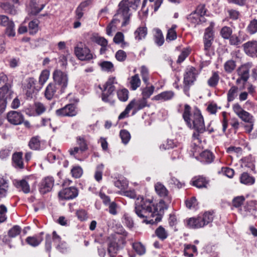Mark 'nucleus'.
I'll return each instance as SVG.
<instances>
[{
    "instance_id": "obj_58",
    "label": "nucleus",
    "mask_w": 257,
    "mask_h": 257,
    "mask_svg": "<svg viewBox=\"0 0 257 257\" xmlns=\"http://www.w3.org/2000/svg\"><path fill=\"white\" fill-rule=\"evenodd\" d=\"M71 172L73 177L79 178L83 174V170L80 167L76 166L71 169Z\"/></svg>"
},
{
    "instance_id": "obj_28",
    "label": "nucleus",
    "mask_w": 257,
    "mask_h": 257,
    "mask_svg": "<svg viewBox=\"0 0 257 257\" xmlns=\"http://www.w3.org/2000/svg\"><path fill=\"white\" fill-rule=\"evenodd\" d=\"M147 28L146 27H139L135 32V39L138 41L145 39L147 35Z\"/></svg>"
},
{
    "instance_id": "obj_50",
    "label": "nucleus",
    "mask_w": 257,
    "mask_h": 257,
    "mask_svg": "<svg viewBox=\"0 0 257 257\" xmlns=\"http://www.w3.org/2000/svg\"><path fill=\"white\" fill-rule=\"evenodd\" d=\"M176 28V25H173L172 27L168 30L166 40L172 41L174 40L177 38V34L175 31Z\"/></svg>"
},
{
    "instance_id": "obj_53",
    "label": "nucleus",
    "mask_w": 257,
    "mask_h": 257,
    "mask_svg": "<svg viewBox=\"0 0 257 257\" xmlns=\"http://www.w3.org/2000/svg\"><path fill=\"white\" fill-rule=\"evenodd\" d=\"M21 232V228L18 225H15L9 230L8 235L10 237H15L20 234Z\"/></svg>"
},
{
    "instance_id": "obj_6",
    "label": "nucleus",
    "mask_w": 257,
    "mask_h": 257,
    "mask_svg": "<svg viewBox=\"0 0 257 257\" xmlns=\"http://www.w3.org/2000/svg\"><path fill=\"white\" fill-rule=\"evenodd\" d=\"M54 82L60 88V93H64L68 82V75L60 70H55L53 73Z\"/></svg>"
},
{
    "instance_id": "obj_39",
    "label": "nucleus",
    "mask_w": 257,
    "mask_h": 257,
    "mask_svg": "<svg viewBox=\"0 0 257 257\" xmlns=\"http://www.w3.org/2000/svg\"><path fill=\"white\" fill-rule=\"evenodd\" d=\"M208 183V181L206 180L204 177H199L198 178L194 180L193 182V185L196 186L198 188L203 187H206V185Z\"/></svg>"
},
{
    "instance_id": "obj_16",
    "label": "nucleus",
    "mask_w": 257,
    "mask_h": 257,
    "mask_svg": "<svg viewBox=\"0 0 257 257\" xmlns=\"http://www.w3.org/2000/svg\"><path fill=\"white\" fill-rule=\"evenodd\" d=\"M78 194V191L74 187L65 188L59 193V196L66 200L73 199L76 198Z\"/></svg>"
},
{
    "instance_id": "obj_18",
    "label": "nucleus",
    "mask_w": 257,
    "mask_h": 257,
    "mask_svg": "<svg viewBox=\"0 0 257 257\" xmlns=\"http://www.w3.org/2000/svg\"><path fill=\"white\" fill-rule=\"evenodd\" d=\"M54 180L51 177H47L45 178L41 182L39 191L42 194H46L50 192L53 186Z\"/></svg>"
},
{
    "instance_id": "obj_8",
    "label": "nucleus",
    "mask_w": 257,
    "mask_h": 257,
    "mask_svg": "<svg viewBox=\"0 0 257 257\" xmlns=\"http://www.w3.org/2000/svg\"><path fill=\"white\" fill-rule=\"evenodd\" d=\"M198 75V70L191 66L186 68L184 74V89L188 90L191 85H193Z\"/></svg>"
},
{
    "instance_id": "obj_62",
    "label": "nucleus",
    "mask_w": 257,
    "mask_h": 257,
    "mask_svg": "<svg viewBox=\"0 0 257 257\" xmlns=\"http://www.w3.org/2000/svg\"><path fill=\"white\" fill-rule=\"evenodd\" d=\"M126 56L127 55L126 53L122 50L117 51L115 55V58L119 62H123L125 61L126 58Z\"/></svg>"
},
{
    "instance_id": "obj_10",
    "label": "nucleus",
    "mask_w": 257,
    "mask_h": 257,
    "mask_svg": "<svg viewBox=\"0 0 257 257\" xmlns=\"http://www.w3.org/2000/svg\"><path fill=\"white\" fill-rule=\"evenodd\" d=\"M74 52L77 57L81 61H89L94 58L93 54L87 47L76 46Z\"/></svg>"
},
{
    "instance_id": "obj_63",
    "label": "nucleus",
    "mask_w": 257,
    "mask_h": 257,
    "mask_svg": "<svg viewBox=\"0 0 257 257\" xmlns=\"http://www.w3.org/2000/svg\"><path fill=\"white\" fill-rule=\"evenodd\" d=\"M190 52L188 49H183L180 55L178 57V60L177 61V63H181L183 62L185 59L189 55Z\"/></svg>"
},
{
    "instance_id": "obj_32",
    "label": "nucleus",
    "mask_w": 257,
    "mask_h": 257,
    "mask_svg": "<svg viewBox=\"0 0 257 257\" xmlns=\"http://www.w3.org/2000/svg\"><path fill=\"white\" fill-rule=\"evenodd\" d=\"M101 70L107 72H112L114 71V65L112 62L104 61L99 64Z\"/></svg>"
},
{
    "instance_id": "obj_59",
    "label": "nucleus",
    "mask_w": 257,
    "mask_h": 257,
    "mask_svg": "<svg viewBox=\"0 0 257 257\" xmlns=\"http://www.w3.org/2000/svg\"><path fill=\"white\" fill-rule=\"evenodd\" d=\"M49 78V72L47 70L43 71L39 77V83L42 87Z\"/></svg>"
},
{
    "instance_id": "obj_27",
    "label": "nucleus",
    "mask_w": 257,
    "mask_h": 257,
    "mask_svg": "<svg viewBox=\"0 0 257 257\" xmlns=\"http://www.w3.org/2000/svg\"><path fill=\"white\" fill-rule=\"evenodd\" d=\"M16 186L18 189H21L24 193L27 194L30 192V187L28 182L25 179L17 181Z\"/></svg>"
},
{
    "instance_id": "obj_55",
    "label": "nucleus",
    "mask_w": 257,
    "mask_h": 257,
    "mask_svg": "<svg viewBox=\"0 0 257 257\" xmlns=\"http://www.w3.org/2000/svg\"><path fill=\"white\" fill-rule=\"evenodd\" d=\"M37 20L31 21L29 24V33L31 35L36 34L38 30V24Z\"/></svg>"
},
{
    "instance_id": "obj_47",
    "label": "nucleus",
    "mask_w": 257,
    "mask_h": 257,
    "mask_svg": "<svg viewBox=\"0 0 257 257\" xmlns=\"http://www.w3.org/2000/svg\"><path fill=\"white\" fill-rule=\"evenodd\" d=\"M220 33V35L223 39H228L231 36L232 31L230 27L224 26L221 29Z\"/></svg>"
},
{
    "instance_id": "obj_56",
    "label": "nucleus",
    "mask_w": 257,
    "mask_h": 257,
    "mask_svg": "<svg viewBox=\"0 0 257 257\" xmlns=\"http://www.w3.org/2000/svg\"><path fill=\"white\" fill-rule=\"evenodd\" d=\"M133 246V248L139 254L142 255L145 253V247L140 242L134 243Z\"/></svg>"
},
{
    "instance_id": "obj_7",
    "label": "nucleus",
    "mask_w": 257,
    "mask_h": 257,
    "mask_svg": "<svg viewBox=\"0 0 257 257\" xmlns=\"http://www.w3.org/2000/svg\"><path fill=\"white\" fill-rule=\"evenodd\" d=\"M37 84V81L34 78H29L26 80L24 89L28 99L33 98L41 89V86H39Z\"/></svg>"
},
{
    "instance_id": "obj_35",
    "label": "nucleus",
    "mask_w": 257,
    "mask_h": 257,
    "mask_svg": "<svg viewBox=\"0 0 257 257\" xmlns=\"http://www.w3.org/2000/svg\"><path fill=\"white\" fill-rule=\"evenodd\" d=\"M155 233L156 235L162 240H165L168 236V232L162 226L158 227L156 229Z\"/></svg>"
},
{
    "instance_id": "obj_33",
    "label": "nucleus",
    "mask_w": 257,
    "mask_h": 257,
    "mask_svg": "<svg viewBox=\"0 0 257 257\" xmlns=\"http://www.w3.org/2000/svg\"><path fill=\"white\" fill-rule=\"evenodd\" d=\"M141 80L138 74H135L131 78L130 81L131 88L133 90H136L141 85Z\"/></svg>"
},
{
    "instance_id": "obj_48",
    "label": "nucleus",
    "mask_w": 257,
    "mask_h": 257,
    "mask_svg": "<svg viewBox=\"0 0 257 257\" xmlns=\"http://www.w3.org/2000/svg\"><path fill=\"white\" fill-rule=\"evenodd\" d=\"M141 75L144 82L148 85L149 84V71L145 66H142L141 68Z\"/></svg>"
},
{
    "instance_id": "obj_51",
    "label": "nucleus",
    "mask_w": 257,
    "mask_h": 257,
    "mask_svg": "<svg viewBox=\"0 0 257 257\" xmlns=\"http://www.w3.org/2000/svg\"><path fill=\"white\" fill-rule=\"evenodd\" d=\"M155 87L153 85H151L150 87H146L143 88L142 92L143 97L146 99L149 98L153 93Z\"/></svg>"
},
{
    "instance_id": "obj_26",
    "label": "nucleus",
    "mask_w": 257,
    "mask_h": 257,
    "mask_svg": "<svg viewBox=\"0 0 257 257\" xmlns=\"http://www.w3.org/2000/svg\"><path fill=\"white\" fill-rule=\"evenodd\" d=\"M45 5H41L39 8L37 3V0H31L30 3V7L31 8L29 14L33 16L37 15L44 8Z\"/></svg>"
},
{
    "instance_id": "obj_20",
    "label": "nucleus",
    "mask_w": 257,
    "mask_h": 257,
    "mask_svg": "<svg viewBox=\"0 0 257 257\" xmlns=\"http://www.w3.org/2000/svg\"><path fill=\"white\" fill-rule=\"evenodd\" d=\"M11 94V91L8 85H6L0 88V107L2 109L6 107L7 99H10L9 96Z\"/></svg>"
},
{
    "instance_id": "obj_11",
    "label": "nucleus",
    "mask_w": 257,
    "mask_h": 257,
    "mask_svg": "<svg viewBox=\"0 0 257 257\" xmlns=\"http://www.w3.org/2000/svg\"><path fill=\"white\" fill-rule=\"evenodd\" d=\"M77 113L76 107L72 103L67 104L63 107L56 110V114L60 117H72L75 116Z\"/></svg>"
},
{
    "instance_id": "obj_41",
    "label": "nucleus",
    "mask_w": 257,
    "mask_h": 257,
    "mask_svg": "<svg viewBox=\"0 0 257 257\" xmlns=\"http://www.w3.org/2000/svg\"><path fill=\"white\" fill-rule=\"evenodd\" d=\"M247 32L250 35L254 34L257 32V20H251L246 28Z\"/></svg>"
},
{
    "instance_id": "obj_15",
    "label": "nucleus",
    "mask_w": 257,
    "mask_h": 257,
    "mask_svg": "<svg viewBox=\"0 0 257 257\" xmlns=\"http://www.w3.org/2000/svg\"><path fill=\"white\" fill-rule=\"evenodd\" d=\"M252 66L251 62H248L241 65L237 70V72L239 76L241 77L243 84H245L249 77V70Z\"/></svg>"
},
{
    "instance_id": "obj_45",
    "label": "nucleus",
    "mask_w": 257,
    "mask_h": 257,
    "mask_svg": "<svg viewBox=\"0 0 257 257\" xmlns=\"http://www.w3.org/2000/svg\"><path fill=\"white\" fill-rule=\"evenodd\" d=\"M119 136L121 139L122 143L126 145L131 139L130 133L125 130H122L119 132Z\"/></svg>"
},
{
    "instance_id": "obj_12",
    "label": "nucleus",
    "mask_w": 257,
    "mask_h": 257,
    "mask_svg": "<svg viewBox=\"0 0 257 257\" xmlns=\"http://www.w3.org/2000/svg\"><path fill=\"white\" fill-rule=\"evenodd\" d=\"M118 236L116 234H112L108 238L107 252L111 257L115 256L119 249L117 244Z\"/></svg>"
},
{
    "instance_id": "obj_43",
    "label": "nucleus",
    "mask_w": 257,
    "mask_h": 257,
    "mask_svg": "<svg viewBox=\"0 0 257 257\" xmlns=\"http://www.w3.org/2000/svg\"><path fill=\"white\" fill-rule=\"evenodd\" d=\"M238 117L243 121L249 123H253V116L248 112L244 110Z\"/></svg>"
},
{
    "instance_id": "obj_2",
    "label": "nucleus",
    "mask_w": 257,
    "mask_h": 257,
    "mask_svg": "<svg viewBox=\"0 0 257 257\" xmlns=\"http://www.w3.org/2000/svg\"><path fill=\"white\" fill-rule=\"evenodd\" d=\"M140 0H122L118 5V9L111 22L106 28V34L112 36V28L115 27L121 20H122V27H124L130 23L131 14L130 8L136 10L139 5Z\"/></svg>"
},
{
    "instance_id": "obj_42",
    "label": "nucleus",
    "mask_w": 257,
    "mask_h": 257,
    "mask_svg": "<svg viewBox=\"0 0 257 257\" xmlns=\"http://www.w3.org/2000/svg\"><path fill=\"white\" fill-rule=\"evenodd\" d=\"M213 213L210 211L205 212L201 216L202 223H204V226L211 222L213 220Z\"/></svg>"
},
{
    "instance_id": "obj_34",
    "label": "nucleus",
    "mask_w": 257,
    "mask_h": 257,
    "mask_svg": "<svg viewBox=\"0 0 257 257\" xmlns=\"http://www.w3.org/2000/svg\"><path fill=\"white\" fill-rule=\"evenodd\" d=\"M103 170L104 165L102 164L97 165L96 167L94 177L98 182H100L102 180Z\"/></svg>"
},
{
    "instance_id": "obj_61",
    "label": "nucleus",
    "mask_w": 257,
    "mask_h": 257,
    "mask_svg": "<svg viewBox=\"0 0 257 257\" xmlns=\"http://www.w3.org/2000/svg\"><path fill=\"white\" fill-rule=\"evenodd\" d=\"M93 41L101 47H106L108 42L104 37L96 36L94 37Z\"/></svg>"
},
{
    "instance_id": "obj_4",
    "label": "nucleus",
    "mask_w": 257,
    "mask_h": 257,
    "mask_svg": "<svg viewBox=\"0 0 257 257\" xmlns=\"http://www.w3.org/2000/svg\"><path fill=\"white\" fill-rule=\"evenodd\" d=\"M214 26L213 22H210L209 26L205 29L203 36V51L205 55L208 57L214 53L213 43L214 39Z\"/></svg>"
},
{
    "instance_id": "obj_3",
    "label": "nucleus",
    "mask_w": 257,
    "mask_h": 257,
    "mask_svg": "<svg viewBox=\"0 0 257 257\" xmlns=\"http://www.w3.org/2000/svg\"><path fill=\"white\" fill-rule=\"evenodd\" d=\"M191 107L187 104L184 105V110L183 113V118L187 126L190 128L194 129L196 132L193 134V140H196L200 144L201 142L199 139L200 134L204 133L205 127L204 119L200 111L196 108L193 111L192 115L191 114Z\"/></svg>"
},
{
    "instance_id": "obj_60",
    "label": "nucleus",
    "mask_w": 257,
    "mask_h": 257,
    "mask_svg": "<svg viewBox=\"0 0 257 257\" xmlns=\"http://www.w3.org/2000/svg\"><path fill=\"white\" fill-rule=\"evenodd\" d=\"M123 222L130 228L134 226V221L131 216L127 214H124L123 216Z\"/></svg>"
},
{
    "instance_id": "obj_36",
    "label": "nucleus",
    "mask_w": 257,
    "mask_h": 257,
    "mask_svg": "<svg viewBox=\"0 0 257 257\" xmlns=\"http://www.w3.org/2000/svg\"><path fill=\"white\" fill-rule=\"evenodd\" d=\"M240 180L241 183L246 185H252L254 182V179L250 176L247 173L242 174Z\"/></svg>"
},
{
    "instance_id": "obj_44",
    "label": "nucleus",
    "mask_w": 257,
    "mask_h": 257,
    "mask_svg": "<svg viewBox=\"0 0 257 257\" xmlns=\"http://www.w3.org/2000/svg\"><path fill=\"white\" fill-rule=\"evenodd\" d=\"M118 98L121 101H126L128 98V91L126 89H122L117 91Z\"/></svg>"
},
{
    "instance_id": "obj_17",
    "label": "nucleus",
    "mask_w": 257,
    "mask_h": 257,
    "mask_svg": "<svg viewBox=\"0 0 257 257\" xmlns=\"http://www.w3.org/2000/svg\"><path fill=\"white\" fill-rule=\"evenodd\" d=\"M7 119L11 124L19 125L23 122L24 117L20 112L11 111L7 114Z\"/></svg>"
},
{
    "instance_id": "obj_54",
    "label": "nucleus",
    "mask_w": 257,
    "mask_h": 257,
    "mask_svg": "<svg viewBox=\"0 0 257 257\" xmlns=\"http://www.w3.org/2000/svg\"><path fill=\"white\" fill-rule=\"evenodd\" d=\"M34 107L35 111L38 115H41L46 110L45 106L42 103L40 102H35L34 104Z\"/></svg>"
},
{
    "instance_id": "obj_19",
    "label": "nucleus",
    "mask_w": 257,
    "mask_h": 257,
    "mask_svg": "<svg viewBox=\"0 0 257 257\" xmlns=\"http://www.w3.org/2000/svg\"><path fill=\"white\" fill-rule=\"evenodd\" d=\"M247 36L243 31H239L238 33V36L235 35H231L228 39L229 44L231 45L237 46L240 45L243 41L247 39Z\"/></svg>"
},
{
    "instance_id": "obj_9",
    "label": "nucleus",
    "mask_w": 257,
    "mask_h": 257,
    "mask_svg": "<svg viewBox=\"0 0 257 257\" xmlns=\"http://www.w3.org/2000/svg\"><path fill=\"white\" fill-rule=\"evenodd\" d=\"M117 82L115 80V77H110L108 78V80L103 85V91H106L102 93V100L105 102H111V104L113 102H111L108 97L113 94V92L115 90V87L114 84H116Z\"/></svg>"
},
{
    "instance_id": "obj_57",
    "label": "nucleus",
    "mask_w": 257,
    "mask_h": 257,
    "mask_svg": "<svg viewBox=\"0 0 257 257\" xmlns=\"http://www.w3.org/2000/svg\"><path fill=\"white\" fill-rule=\"evenodd\" d=\"M6 33L9 37H14L15 36V24L13 22L6 26Z\"/></svg>"
},
{
    "instance_id": "obj_40",
    "label": "nucleus",
    "mask_w": 257,
    "mask_h": 257,
    "mask_svg": "<svg viewBox=\"0 0 257 257\" xmlns=\"http://www.w3.org/2000/svg\"><path fill=\"white\" fill-rule=\"evenodd\" d=\"M42 241V238L41 237L29 236L26 239V242L28 244L34 247L38 246Z\"/></svg>"
},
{
    "instance_id": "obj_52",
    "label": "nucleus",
    "mask_w": 257,
    "mask_h": 257,
    "mask_svg": "<svg viewBox=\"0 0 257 257\" xmlns=\"http://www.w3.org/2000/svg\"><path fill=\"white\" fill-rule=\"evenodd\" d=\"M135 104L134 101H131L126 106L125 109L118 116V119H122L127 115L130 110L134 108Z\"/></svg>"
},
{
    "instance_id": "obj_13",
    "label": "nucleus",
    "mask_w": 257,
    "mask_h": 257,
    "mask_svg": "<svg viewBox=\"0 0 257 257\" xmlns=\"http://www.w3.org/2000/svg\"><path fill=\"white\" fill-rule=\"evenodd\" d=\"M244 53L249 57L257 58V41L251 40L242 45Z\"/></svg>"
},
{
    "instance_id": "obj_64",
    "label": "nucleus",
    "mask_w": 257,
    "mask_h": 257,
    "mask_svg": "<svg viewBox=\"0 0 257 257\" xmlns=\"http://www.w3.org/2000/svg\"><path fill=\"white\" fill-rule=\"evenodd\" d=\"M245 200L243 196H240L235 197L232 200L233 206L235 207H240Z\"/></svg>"
},
{
    "instance_id": "obj_1",
    "label": "nucleus",
    "mask_w": 257,
    "mask_h": 257,
    "mask_svg": "<svg viewBox=\"0 0 257 257\" xmlns=\"http://www.w3.org/2000/svg\"><path fill=\"white\" fill-rule=\"evenodd\" d=\"M135 211L140 218H152L148 220L145 219L143 222L147 224H154L160 222L164 213V210H160L157 203L156 205L151 199L139 195L135 203Z\"/></svg>"
},
{
    "instance_id": "obj_24",
    "label": "nucleus",
    "mask_w": 257,
    "mask_h": 257,
    "mask_svg": "<svg viewBox=\"0 0 257 257\" xmlns=\"http://www.w3.org/2000/svg\"><path fill=\"white\" fill-rule=\"evenodd\" d=\"M28 146L32 150H40L41 146L40 137L39 136L32 137L29 142Z\"/></svg>"
},
{
    "instance_id": "obj_5",
    "label": "nucleus",
    "mask_w": 257,
    "mask_h": 257,
    "mask_svg": "<svg viewBox=\"0 0 257 257\" xmlns=\"http://www.w3.org/2000/svg\"><path fill=\"white\" fill-rule=\"evenodd\" d=\"M155 189L157 194L163 198L159 202V207H160V210H166L168 208L171 203L172 197L169 194V191L166 187L161 183L157 182L155 185Z\"/></svg>"
},
{
    "instance_id": "obj_25",
    "label": "nucleus",
    "mask_w": 257,
    "mask_h": 257,
    "mask_svg": "<svg viewBox=\"0 0 257 257\" xmlns=\"http://www.w3.org/2000/svg\"><path fill=\"white\" fill-rule=\"evenodd\" d=\"M153 31L155 43L159 46H162L164 43V38L162 31L159 28H155Z\"/></svg>"
},
{
    "instance_id": "obj_31",
    "label": "nucleus",
    "mask_w": 257,
    "mask_h": 257,
    "mask_svg": "<svg viewBox=\"0 0 257 257\" xmlns=\"http://www.w3.org/2000/svg\"><path fill=\"white\" fill-rule=\"evenodd\" d=\"M238 92V87L235 85L232 86L227 92V101L228 102L232 101L237 96Z\"/></svg>"
},
{
    "instance_id": "obj_49",
    "label": "nucleus",
    "mask_w": 257,
    "mask_h": 257,
    "mask_svg": "<svg viewBox=\"0 0 257 257\" xmlns=\"http://www.w3.org/2000/svg\"><path fill=\"white\" fill-rule=\"evenodd\" d=\"M77 145L80 148V152L81 153L85 152L88 149L86 141L82 137H78L76 139Z\"/></svg>"
},
{
    "instance_id": "obj_21",
    "label": "nucleus",
    "mask_w": 257,
    "mask_h": 257,
    "mask_svg": "<svg viewBox=\"0 0 257 257\" xmlns=\"http://www.w3.org/2000/svg\"><path fill=\"white\" fill-rule=\"evenodd\" d=\"M187 226L190 228L197 229L204 226V223H202L201 216L189 218L187 220Z\"/></svg>"
},
{
    "instance_id": "obj_37",
    "label": "nucleus",
    "mask_w": 257,
    "mask_h": 257,
    "mask_svg": "<svg viewBox=\"0 0 257 257\" xmlns=\"http://www.w3.org/2000/svg\"><path fill=\"white\" fill-rule=\"evenodd\" d=\"M132 101H135L134 108L136 111L141 110L147 106V99L143 97L138 101H136L135 99H133Z\"/></svg>"
},
{
    "instance_id": "obj_46",
    "label": "nucleus",
    "mask_w": 257,
    "mask_h": 257,
    "mask_svg": "<svg viewBox=\"0 0 257 257\" xmlns=\"http://www.w3.org/2000/svg\"><path fill=\"white\" fill-rule=\"evenodd\" d=\"M187 19L189 22L195 26L199 25V16L196 12L193 11L187 16Z\"/></svg>"
},
{
    "instance_id": "obj_22",
    "label": "nucleus",
    "mask_w": 257,
    "mask_h": 257,
    "mask_svg": "<svg viewBox=\"0 0 257 257\" xmlns=\"http://www.w3.org/2000/svg\"><path fill=\"white\" fill-rule=\"evenodd\" d=\"M175 95V93L171 90L163 91L153 97L154 100L166 101L172 99Z\"/></svg>"
},
{
    "instance_id": "obj_38",
    "label": "nucleus",
    "mask_w": 257,
    "mask_h": 257,
    "mask_svg": "<svg viewBox=\"0 0 257 257\" xmlns=\"http://www.w3.org/2000/svg\"><path fill=\"white\" fill-rule=\"evenodd\" d=\"M236 62L233 60L227 61L224 64V69L226 72L231 73L236 67Z\"/></svg>"
},
{
    "instance_id": "obj_29",
    "label": "nucleus",
    "mask_w": 257,
    "mask_h": 257,
    "mask_svg": "<svg viewBox=\"0 0 257 257\" xmlns=\"http://www.w3.org/2000/svg\"><path fill=\"white\" fill-rule=\"evenodd\" d=\"M219 76L218 72L213 71L212 74V76L209 78L207 81L208 85L211 87H215L219 80Z\"/></svg>"
},
{
    "instance_id": "obj_23",
    "label": "nucleus",
    "mask_w": 257,
    "mask_h": 257,
    "mask_svg": "<svg viewBox=\"0 0 257 257\" xmlns=\"http://www.w3.org/2000/svg\"><path fill=\"white\" fill-rule=\"evenodd\" d=\"M12 160L13 166L15 168L19 169H23L24 168L22 152H16L13 154Z\"/></svg>"
},
{
    "instance_id": "obj_30",
    "label": "nucleus",
    "mask_w": 257,
    "mask_h": 257,
    "mask_svg": "<svg viewBox=\"0 0 257 257\" xmlns=\"http://www.w3.org/2000/svg\"><path fill=\"white\" fill-rule=\"evenodd\" d=\"M201 161L206 163H211L214 159L213 154L209 151L205 150L200 154Z\"/></svg>"
},
{
    "instance_id": "obj_14",
    "label": "nucleus",
    "mask_w": 257,
    "mask_h": 257,
    "mask_svg": "<svg viewBox=\"0 0 257 257\" xmlns=\"http://www.w3.org/2000/svg\"><path fill=\"white\" fill-rule=\"evenodd\" d=\"M60 93V88L53 82L50 83L46 87L44 96L48 100H51L54 97H58Z\"/></svg>"
}]
</instances>
